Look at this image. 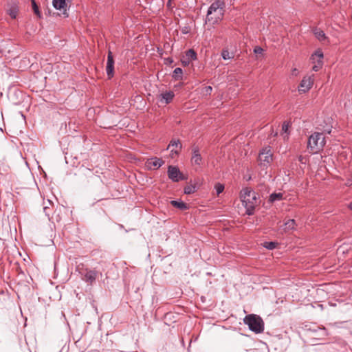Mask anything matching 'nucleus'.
<instances>
[{
  "instance_id": "obj_19",
  "label": "nucleus",
  "mask_w": 352,
  "mask_h": 352,
  "mask_svg": "<svg viewBox=\"0 0 352 352\" xmlns=\"http://www.w3.org/2000/svg\"><path fill=\"white\" fill-rule=\"evenodd\" d=\"M285 228L284 230L285 232L293 230L296 229V223L294 219H289L287 222L284 224Z\"/></svg>"
},
{
  "instance_id": "obj_9",
  "label": "nucleus",
  "mask_w": 352,
  "mask_h": 352,
  "mask_svg": "<svg viewBox=\"0 0 352 352\" xmlns=\"http://www.w3.org/2000/svg\"><path fill=\"white\" fill-rule=\"evenodd\" d=\"M313 83L314 80L311 76L304 77L298 86V91L300 93H305L308 91L311 88Z\"/></svg>"
},
{
  "instance_id": "obj_28",
  "label": "nucleus",
  "mask_w": 352,
  "mask_h": 352,
  "mask_svg": "<svg viewBox=\"0 0 352 352\" xmlns=\"http://www.w3.org/2000/svg\"><path fill=\"white\" fill-rule=\"evenodd\" d=\"M221 56L224 60H228L233 57L230 55V53L227 50H223L221 52Z\"/></svg>"
},
{
  "instance_id": "obj_14",
  "label": "nucleus",
  "mask_w": 352,
  "mask_h": 352,
  "mask_svg": "<svg viewBox=\"0 0 352 352\" xmlns=\"http://www.w3.org/2000/svg\"><path fill=\"white\" fill-rule=\"evenodd\" d=\"M313 33L315 37L320 42H327L329 43V38L326 36L325 33L323 30L318 28H314L313 30Z\"/></svg>"
},
{
  "instance_id": "obj_36",
  "label": "nucleus",
  "mask_w": 352,
  "mask_h": 352,
  "mask_svg": "<svg viewBox=\"0 0 352 352\" xmlns=\"http://www.w3.org/2000/svg\"><path fill=\"white\" fill-rule=\"evenodd\" d=\"M298 159L300 162H301L302 164H305V162H303V160H304L303 156L300 155V156H298Z\"/></svg>"
},
{
  "instance_id": "obj_25",
  "label": "nucleus",
  "mask_w": 352,
  "mask_h": 352,
  "mask_svg": "<svg viewBox=\"0 0 352 352\" xmlns=\"http://www.w3.org/2000/svg\"><path fill=\"white\" fill-rule=\"evenodd\" d=\"M278 243L274 241L265 242L264 247L268 250H274L276 248Z\"/></svg>"
},
{
  "instance_id": "obj_21",
  "label": "nucleus",
  "mask_w": 352,
  "mask_h": 352,
  "mask_svg": "<svg viewBox=\"0 0 352 352\" xmlns=\"http://www.w3.org/2000/svg\"><path fill=\"white\" fill-rule=\"evenodd\" d=\"M174 93L173 91H166L162 94V98L165 100L166 104L170 103L174 98Z\"/></svg>"
},
{
  "instance_id": "obj_40",
  "label": "nucleus",
  "mask_w": 352,
  "mask_h": 352,
  "mask_svg": "<svg viewBox=\"0 0 352 352\" xmlns=\"http://www.w3.org/2000/svg\"><path fill=\"white\" fill-rule=\"evenodd\" d=\"M47 204L50 206H51L52 204V203L50 200H47Z\"/></svg>"
},
{
  "instance_id": "obj_17",
  "label": "nucleus",
  "mask_w": 352,
  "mask_h": 352,
  "mask_svg": "<svg viewBox=\"0 0 352 352\" xmlns=\"http://www.w3.org/2000/svg\"><path fill=\"white\" fill-rule=\"evenodd\" d=\"M18 11V6H16V4L13 3L10 6L9 9L8 10V13L12 19H15L16 17Z\"/></svg>"
},
{
  "instance_id": "obj_8",
  "label": "nucleus",
  "mask_w": 352,
  "mask_h": 352,
  "mask_svg": "<svg viewBox=\"0 0 352 352\" xmlns=\"http://www.w3.org/2000/svg\"><path fill=\"white\" fill-rule=\"evenodd\" d=\"M106 72L109 79L114 76V59L112 52L109 50L107 54Z\"/></svg>"
},
{
  "instance_id": "obj_26",
  "label": "nucleus",
  "mask_w": 352,
  "mask_h": 352,
  "mask_svg": "<svg viewBox=\"0 0 352 352\" xmlns=\"http://www.w3.org/2000/svg\"><path fill=\"white\" fill-rule=\"evenodd\" d=\"M31 2H32V9L34 12V13L38 16L39 17H41V12L39 11V8H38V6H37L35 0H31Z\"/></svg>"
},
{
  "instance_id": "obj_4",
  "label": "nucleus",
  "mask_w": 352,
  "mask_h": 352,
  "mask_svg": "<svg viewBox=\"0 0 352 352\" xmlns=\"http://www.w3.org/2000/svg\"><path fill=\"white\" fill-rule=\"evenodd\" d=\"M243 322L255 333H260L264 331V322L262 318L255 314H249L243 319Z\"/></svg>"
},
{
  "instance_id": "obj_2",
  "label": "nucleus",
  "mask_w": 352,
  "mask_h": 352,
  "mask_svg": "<svg viewBox=\"0 0 352 352\" xmlns=\"http://www.w3.org/2000/svg\"><path fill=\"white\" fill-rule=\"evenodd\" d=\"M241 199L246 209V214L252 215L256 206V193L250 188H245L241 191Z\"/></svg>"
},
{
  "instance_id": "obj_18",
  "label": "nucleus",
  "mask_w": 352,
  "mask_h": 352,
  "mask_svg": "<svg viewBox=\"0 0 352 352\" xmlns=\"http://www.w3.org/2000/svg\"><path fill=\"white\" fill-rule=\"evenodd\" d=\"M283 199V194L281 192L272 193L269 197V202L274 203L277 201H280Z\"/></svg>"
},
{
  "instance_id": "obj_24",
  "label": "nucleus",
  "mask_w": 352,
  "mask_h": 352,
  "mask_svg": "<svg viewBox=\"0 0 352 352\" xmlns=\"http://www.w3.org/2000/svg\"><path fill=\"white\" fill-rule=\"evenodd\" d=\"M182 146V143L179 140H172L170 141V142L169 143V144L167 147V149H169L170 147H175V148H179V150H181Z\"/></svg>"
},
{
  "instance_id": "obj_13",
  "label": "nucleus",
  "mask_w": 352,
  "mask_h": 352,
  "mask_svg": "<svg viewBox=\"0 0 352 352\" xmlns=\"http://www.w3.org/2000/svg\"><path fill=\"white\" fill-rule=\"evenodd\" d=\"M1 261L3 265H6V262L9 263L10 265H12V268L18 270L20 269L19 263L18 261H15L10 256L7 252H5L1 258Z\"/></svg>"
},
{
  "instance_id": "obj_5",
  "label": "nucleus",
  "mask_w": 352,
  "mask_h": 352,
  "mask_svg": "<svg viewBox=\"0 0 352 352\" xmlns=\"http://www.w3.org/2000/svg\"><path fill=\"white\" fill-rule=\"evenodd\" d=\"M273 160V154L270 146L263 148L258 154V166L262 170H265Z\"/></svg>"
},
{
  "instance_id": "obj_1",
  "label": "nucleus",
  "mask_w": 352,
  "mask_h": 352,
  "mask_svg": "<svg viewBox=\"0 0 352 352\" xmlns=\"http://www.w3.org/2000/svg\"><path fill=\"white\" fill-rule=\"evenodd\" d=\"M225 8V2L223 0H216L209 7L206 23L214 25L221 20L223 15V9Z\"/></svg>"
},
{
  "instance_id": "obj_27",
  "label": "nucleus",
  "mask_w": 352,
  "mask_h": 352,
  "mask_svg": "<svg viewBox=\"0 0 352 352\" xmlns=\"http://www.w3.org/2000/svg\"><path fill=\"white\" fill-rule=\"evenodd\" d=\"M214 188L217 192V195H219L220 193H221L224 190V186L220 183H217L214 186Z\"/></svg>"
},
{
  "instance_id": "obj_22",
  "label": "nucleus",
  "mask_w": 352,
  "mask_h": 352,
  "mask_svg": "<svg viewBox=\"0 0 352 352\" xmlns=\"http://www.w3.org/2000/svg\"><path fill=\"white\" fill-rule=\"evenodd\" d=\"M185 57L189 60H196L197 58V53L192 49H190L186 52Z\"/></svg>"
},
{
  "instance_id": "obj_38",
  "label": "nucleus",
  "mask_w": 352,
  "mask_h": 352,
  "mask_svg": "<svg viewBox=\"0 0 352 352\" xmlns=\"http://www.w3.org/2000/svg\"><path fill=\"white\" fill-rule=\"evenodd\" d=\"M292 74H294V75H296L297 69H294V70L292 71Z\"/></svg>"
},
{
  "instance_id": "obj_11",
  "label": "nucleus",
  "mask_w": 352,
  "mask_h": 352,
  "mask_svg": "<svg viewBox=\"0 0 352 352\" xmlns=\"http://www.w3.org/2000/svg\"><path fill=\"white\" fill-rule=\"evenodd\" d=\"M164 164V161L158 157H152L148 159L146 165L148 169H157Z\"/></svg>"
},
{
  "instance_id": "obj_37",
  "label": "nucleus",
  "mask_w": 352,
  "mask_h": 352,
  "mask_svg": "<svg viewBox=\"0 0 352 352\" xmlns=\"http://www.w3.org/2000/svg\"><path fill=\"white\" fill-rule=\"evenodd\" d=\"M170 153H171V155H173L174 153L175 155H178L179 154V151H175L174 149H171L170 150ZM173 156H172L173 157Z\"/></svg>"
},
{
  "instance_id": "obj_31",
  "label": "nucleus",
  "mask_w": 352,
  "mask_h": 352,
  "mask_svg": "<svg viewBox=\"0 0 352 352\" xmlns=\"http://www.w3.org/2000/svg\"><path fill=\"white\" fill-rule=\"evenodd\" d=\"M263 52V50L262 47H259V46H256L254 47V52L256 54H262Z\"/></svg>"
},
{
  "instance_id": "obj_3",
  "label": "nucleus",
  "mask_w": 352,
  "mask_h": 352,
  "mask_svg": "<svg viewBox=\"0 0 352 352\" xmlns=\"http://www.w3.org/2000/svg\"><path fill=\"white\" fill-rule=\"evenodd\" d=\"M324 139L322 133L315 132L311 135L307 142V148L310 153H315L322 150L325 144Z\"/></svg>"
},
{
  "instance_id": "obj_32",
  "label": "nucleus",
  "mask_w": 352,
  "mask_h": 352,
  "mask_svg": "<svg viewBox=\"0 0 352 352\" xmlns=\"http://www.w3.org/2000/svg\"><path fill=\"white\" fill-rule=\"evenodd\" d=\"M212 90V88L211 86H206V87H204V92L206 94H210Z\"/></svg>"
},
{
  "instance_id": "obj_30",
  "label": "nucleus",
  "mask_w": 352,
  "mask_h": 352,
  "mask_svg": "<svg viewBox=\"0 0 352 352\" xmlns=\"http://www.w3.org/2000/svg\"><path fill=\"white\" fill-rule=\"evenodd\" d=\"M289 126V123L284 122L282 126V131L285 133H287Z\"/></svg>"
},
{
  "instance_id": "obj_41",
  "label": "nucleus",
  "mask_w": 352,
  "mask_h": 352,
  "mask_svg": "<svg viewBox=\"0 0 352 352\" xmlns=\"http://www.w3.org/2000/svg\"><path fill=\"white\" fill-rule=\"evenodd\" d=\"M216 17H218V16H212V19H215Z\"/></svg>"
},
{
  "instance_id": "obj_15",
  "label": "nucleus",
  "mask_w": 352,
  "mask_h": 352,
  "mask_svg": "<svg viewBox=\"0 0 352 352\" xmlns=\"http://www.w3.org/2000/svg\"><path fill=\"white\" fill-rule=\"evenodd\" d=\"M52 4L54 8L56 10L64 9L63 14L65 16L67 17L69 16L66 12V10L65 9V7L66 6L65 0H53Z\"/></svg>"
},
{
  "instance_id": "obj_33",
  "label": "nucleus",
  "mask_w": 352,
  "mask_h": 352,
  "mask_svg": "<svg viewBox=\"0 0 352 352\" xmlns=\"http://www.w3.org/2000/svg\"><path fill=\"white\" fill-rule=\"evenodd\" d=\"M182 63L183 64V65L184 66H187L190 64V60L186 59V57H184L182 59Z\"/></svg>"
},
{
  "instance_id": "obj_23",
  "label": "nucleus",
  "mask_w": 352,
  "mask_h": 352,
  "mask_svg": "<svg viewBox=\"0 0 352 352\" xmlns=\"http://www.w3.org/2000/svg\"><path fill=\"white\" fill-rule=\"evenodd\" d=\"M197 188L195 185H188L184 188V192L186 195H190L197 190Z\"/></svg>"
},
{
  "instance_id": "obj_7",
  "label": "nucleus",
  "mask_w": 352,
  "mask_h": 352,
  "mask_svg": "<svg viewBox=\"0 0 352 352\" xmlns=\"http://www.w3.org/2000/svg\"><path fill=\"white\" fill-rule=\"evenodd\" d=\"M82 280L86 283L92 285L98 275V272L95 270L85 269L84 272H81Z\"/></svg>"
},
{
  "instance_id": "obj_39",
  "label": "nucleus",
  "mask_w": 352,
  "mask_h": 352,
  "mask_svg": "<svg viewBox=\"0 0 352 352\" xmlns=\"http://www.w3.org/2000/svg\"><path fill=\"white\" fill-rule=\"evenodd\" d=\"M349 208L352 210V201L349 204Z\"/></svg>"
},
{
  "instance_id": "obj_12",
  "label": "nucleus",
  "mask_w": 352,
  "mask_h": 352,
  "mask_svg": "<svg viewBox=\"0 0 352 352\" xmlns=\"http://www.w3.org/2000/svg\"><path fill=\"white\" fill-rule=\"evenodd\" d=\"M191 162L196 165H200L202 162V157L197 146H193L192 148Z\"/></svg>"
},
{
  "instance_id": "obj_6",
  "label": "nucleus",
  "mask_w": 352,
  "mask_h": 352,
  "mask_svg": "<svg viewBox=\"0 0 352 352\" xmlns=\"http://www.w3.org/2000/svg\"><path fill=\"white\" fill-rule=\"evenodd\" d=\"M167 174L168 178L173 182L186 180L187 177L179 170L177 166L170 165L168 167Z\"/></svg>"
},
{
  "instance_id": "obj_35",
  "label": "nucleus",
  "mask_w": 352,
  "mask_h": 352,
  "mask_svg": "<svg viewBox=\"0 0 352 352\" xmlns=\"http://www.w3.org/2000/svg\"><path fill=\"white\" fill-rule=\"evenodd\" d=\"M172 1L173 0H168L166 3V6L168 8H172Z\"/></svg>"
},
{
  "instance_id": "obj_16",
  "label": "nucleus",
  "mask_w": 352,
  "mask_h": 352,
  "mask_svg": "<svg viewBox=\"0 0 352 352\" xmlns=\"http://www.w3.org/2000/svg\"><path fill=\"white\" fill-rule=\"evenodd\" d=\"M170 204L173 206H174L181 210H186L189 208V206L182 201L172 200V201H170Z\"/></svg>"
},
{
  "instance_id": "obj_10",
  "label": "nucleus",
  "mask_w": 352,
  "mask_h": 352,
  "mask_svg": "<svg viewBox=\"0 0 352 352\" xmlns=\"http://www.w3.org/2000/svg\"><path fill=\"white\" fill-rule=\"evenodd\" d=\"M316 58H318V60H317V63L313 66L312 70L318 72L322 67L323 63L322 60L323 58V53L321 50L318 49L314 54H312L311 59L314 63H315Z\"/></svg>"
},
{
  "instance_id": "obj_20",
  "label": "nucleus",
  "mask_w": 352,
  "mask_h": 352,
  "mask_svg": "<svg viewBox=\"0 0 352 352\" xmlns=\"http://www.w3.org/2000/svg\"><path fill=\"white\" fill-rule=\"evenodd\" d=\"M182 74H183L182 69L180 67H177L174 69L172 77L175 80H182V77H183Z\"/></svg>"
},
{
  "instance_id": "obj_34",
  "label": "nucleus",
  "mask_w": 352,
  "mask_h": 352,
  "mask_svg": "<svg viewBox=\"0 0 352 352\" xmlns=\"http://www.w3.org/2000/svg\"><path fill=\"white\" fill-rule=\"evenodd\" d=\"M319 333L322 336H326L327 335L326 329L324 328L320 329Z\"/></svg>"
},
{
  "instance_id": "obj_29",
  "label": "nucleus",
  "mask_w": 352,
  "mask_h": 352,
  "mask_svg": "<svg viewBox=\"0 0 352 352\" xmlns=\"http://www.w3.org/2000/svg\"><path fill=\"white\" fill-rule=\"evenodd\" d=\"M52 210V208H51L49 206H44L43 212H45V215L48 217L49 219H50V214Z\"/></svg>"
}]
</instances>
